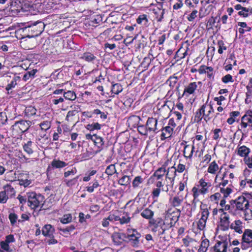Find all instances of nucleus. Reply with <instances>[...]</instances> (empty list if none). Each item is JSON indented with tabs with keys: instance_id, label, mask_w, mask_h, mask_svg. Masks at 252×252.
Returning a JSON list of instances; mask_svg holds the SVG:
<instances>
[{
	"instance_id": "nucleus-1",
	"label": "nucleus",
	"mask_w": 252,
	"mask_h": 252,
	"mask_svg": "<svg viewBox=\"0 0 252 252\" xmlns=\"http://www.w3.org/2000/svg\"><path fill=\"white\" fill-rule=\"evenodd\" d=\"M44 197L40 194H36L34 192H31L28 194V205L32 209H35L42 204L41 208L43 207Z\"/></svg>"
},
{
	"instance_id": "nucleus-2",
	"label": "nucleus",
	"mask_w": 252,
	"mask_h": 252,
	"mask_svg": "<svg viewBox=\"0 0 252 252\" xmlns=\"http://www.w3.org/2000/svg\"><path fill=\"white\" fill-rule=\"evenodd\" d=\"M241 244L243 250L252 249V230L245 229L242 235Z\"/></svg>"
},
{
	"instance_id": "nucleus-3",
	"label": "nucleus",
	"mask_w": 252,
	"mask_h": 252,
	"mask_svg": "<svg viewBox=\"0 0 252 252\" xmlns=\"http://www.w3.org/2000/svg\"><path fill=\"white\" fill-rule=\"evenodd\" d=\"M230 204L234 206L235 211H243L246 207H249V202L244 196H240L235 200L230 201Z\"/></svg>"
},
{
	"instance_id": "nucleus-4",
	"label": "nucleus",
	"mask_w": 252,
	"mask_h": 252,
	"mask_svg": "<svg viewBox=\"0 0 252 252\" xmlns=\"http://www.w3.org/2000/svg\"><path fill=\"white\" fill-rule=\"evenodd\" d=\"M32 122L30 121L21 120L16 122L12 126V128L17 133H24L27 131L32 125Z\"/></svg>"
},
{
	"instance_id": "nucleus-5",
	"label": "nucleus",
	"mask_w": 252,
	"mask_h": 252,
	"mask_svg": "<svg viewBox=\"0 0 252 252\" xmlns=\"http://www.w3.org/2000/svg\"><path fill=\"white\" fill-rule=\"evenodd\" d=\"M228 242L226 240L218 241L210 248L213 252H227Z\"/></svg>"
},
{
	"instance_id": "nucleus-6",
	"label": "nucleus",
	"mask_w": 252,
	"mask_h": 252,
	"mask_svg": "<svg viewBox=\"0 0 252 252\" xmlns=\"http://www.w3.org/2000/svg\"><path fill=\"white\" fill-rule=\"evenodd\" d=\"M181 213V210L177 209V211H172V209H169L166 212L165 217L166 220L172 221L176 223L179 220Z\"/></svg>"
},
{
	"instance_id": "nucleus-7",
	"label": "nucleus",
	"mask_w": 252,
	"mask_h": 252,
	"mask_svg": "<svg viewBox=\"0 0 252 252\" xmlns=\"http://www.w3.org/2000/svg\"><path fill=\"white\" fill-rule=\"evenodd\" d=\"M157 124L158 120L157 119L153 118H149L146 123V126L149 131L157 133L158 131Z\"/></svg>"
},
{
	"instance_id": "nucleus-8",
	"label": "nucleus",
	"mask_w": 252,
	"mask_h": 252,
	"mask_svg": "<svg viewBox=\"0 0 252 252\" xmlns=\"http://www.w3.org/2000/svg\"><path fill=\"white\" fill-rule=\"evenodd\" d=\"M207 105L206 103L204 104L195 113L194 116V121L197 123L200 122L202 119H204L205 115V110L207 109Z\"/></svg>"
},
{
	"instance_id": "nucleus-9",
	"label": "nucleus",
	"mask_w": 252,
	"mask_h": 252,
	"mask_svg": "<svg viewBox=\"0 0 252 252\" xmlns=\"http://www.w3.org/2000/svg\"><path fill=\"white\" fill-rule=\"evenodd\" d=\"M113 241L116 245H121L127 238L126 235L123 233H114L112 236Z\"/></svg>"
},
{
	"instance_id": "nucleus-10",
	"label": "nucleus",
	"mask_w": 252,
	"mask_h": 252,
	"mask_svg": "<svg viewBox=\"0 0 252 252\" xmlns=\"http://www.w3.org/2000/svg\"><path fill=\"white\" fill-rule=\"evenodd\" d=\"M55 231V229L54 227L51 224H46L45 225L42 229V234L46 237H49V238L54 237V233Z\"/></svg>"
},
{
	"instance_id": "nucleus-11",
	"label": "nucleus",
	"mask_w": 252,
	"mask_h": 252,
	"mask_svg": "<svg viewBox=\"0 0 252 252\" xmlns=\"http://www.w3.org/2000/svg\"><path fill=\"white\" fill-rule=\"evenodd\" d=\"M197 87L196 82L190 83L185 89L183 95L188 96V94H193Z\"/></svg>"
},
{
	"instance_id": "nucleus-12",
	"label": "nucleus",
	"mask_w": 252,
	"mask_h": 252,
	"mask_svg": "<svg viewBox=\"0 0 252 252\" xmlns=\"http://www.w3.org/2000/svg\"><path fill=\"white\" fill-rule=\"evenodd\" d=\"M194 146L193 145H186L184 149V156L187 158H191L193 152Z\"/></svg>"
},
{
	"instance_id": "nucleus-13",
	"label": "nucleus",
	"mask_w": 252,
	"mask_h": 252,
	"mask_svg": "<svg viewBox=\"0 0 252 252\" xmlns=\"http://www.w3.org/2000/svg\"><path fill=\"white\" fill-rule=\"evenodd\" d=\"M176 176V168L174 166H173L168 169L166 175V178L169 179L172 185H173V182Z\"/></svg>"
},
{
	"instance_id": "nucleus-14",
	"label": "nucleus",
	"mask_w": 252,
	"mask_h": 252,
	"mask_svg": "<svg viewBox=\"0 0 252 252\" xmlns=\"http://www.w3.org/2000/svg\"><path fill=\"white\" fill-rule=\"evenodd\" d=\"M183 202L182 196H175L170 199V203L172 206L177 208L180 207Z\"/></svg>"
},
{
	"instance_id": "nucleus-15",
	"label": "nucleus",
	"mask_w": 252,
	"mask_h": 252,
	"mask_svg": "<svg viewBox=\"0 0 252 252\" xmlns=\"http://www.w3.org/2000/svg\"><path fill=\"white\" fill-rule=\"evenodd\" d=\"M242 222L240 220H235L233 223H232L230 225V228L234 229L236 232L239 234L243 233L242 229Z\"/></svg>"
},
{
	"instance_id": "nucleus-16",
	"label": "nucleus",
	"mask_w": 252,
	"mask_h": 252,
	"mask_svg": "<svg viewBox=\"0 0 252 252\" xmlns=\"http://www.w3.org/2000/svg\"><path fill=\"white\" fill-rule=\"evenodd\" d=\"M173 130V127L168 126L163 128L161 134V139H165L171 136Z\"/></svg>"
},
{
	"instance_id": "nucleus-17",
	"label": "nucleus",
	"mask_w": 252,
	"mask_h": 252,
	"mask_svg": "<svg viewBox=\"0 0 252 252\" xmlns=\"http://www.w3.org/2000/svg\"><path fill=\"white\" fill-rule=\"evenodd\" d=\"M213 68L211 66H206L205 65H201L198 69L200 74L207 73L209 78H211L213 75Z\"/></svg>"
},
{
	"instance_id": "nucleus-18",
	"label": "nucleus",
	"mask_w": 252,
	"mask_h": 252,
	"mask_svg": "<svg viewBox=\"0 0 252 252\" xmlns=\"http://www.w3.org/2000/svg\"><path fill=\"white\" fill-rule=\"evenodd\" d=\"M44 24L42 22H39L32 26L33 31H36V35L41 34L44 30Z\"/></svg>"
},
{
	"instance_id": "nucleus-19",
	"label": "nucleus",
	"mask_w": 252,
	"mask_h": 252,
	"mask_svg": "<svg viewBox=\"0 0 252 252\" xmlns=\"http://www.w3.org/2000/svg\"><path fill=\"white\" fill-rule=\"evenodd\" d=\"M51 164L53 168H61L66 166L67 163L63 161L54 159L51 162Z\"/></svg>"
},
{
	"instance_id": "nucleus-20",
	"label": "nucleus",
	"mask_w": 252,
	"mask_h": 252,
	"mask_svg": "<svg viewBox=\"0 0 252 252\" xmlns=\"http://www.w3.org/2000/svg\"><path fill=\"white\" fill-rule=\"evenodd\" d=\"M223 216H221L220 218V222L221 225L224 226L226 229H227L229 226V217L228 215L226 214V213L224 212L223 213Z\"/></svg>"
},
{
	"instance_id": "nucleus-21",
	"label": "nucleus",
	"mask_w": 252,
	"mask_h": 252,
	"mask_svg": "<svg viewBox=\"0 0 252 252\" xmlns=\"http://www.w3.org/2000/svg\"><path fill=\"white\" fill-rule=\"evenodd\" d=\"M36 109L32 106H29L26 107L25 115L27 117H31L36 114Z\"/></svg>"
},
{
	"instance_id": "nucleus-22",
	"label": "nucleus",
	"mask_w": 252,
	"mask_h": 252,
	"mask_svg": "<svg viewBox=\"0 0 252 252\" xmlns=\"http://www.w3.org/2000/svg\"><path fill=\"white\" fill-rule=\"evenodd\" d=\"M199 182L202 188L199 190L200 193L203 194L206 193L208 190L207 186L210 187L211 184H208V183L205 182L203 179H200Z\"/></svg>"
},
{
	"instance_id": "nucleus-23",
	"label": "nucleus",
	"mask_w": 252,
	"mask_h": 252,
	"mask_svg": "<svg viewBox=\"0 0 252 252\" xmlns=\"http://www.w3.org/2000/svg\"><path fill=\"white\" fill-rule=\"evenodd\" d=\"M166 169L165 168H158L153 174V177L157 178V180L160 179L165 174Z\"/></svg>"
},
{
	"instance_id": "nucleus-24",
	"label": "nucleus",
	"mask_w": 252,
	"mask_h": 252,
	"mask_svg": "<svg viewBox=\"0 0 252 252\" xmlns=\"http://www.w3.org/2000/svg\"><path fill=\"white\" fill-rule=\"evenodd\" d=\"M154 13L156 16L158 22H160L163 17L164 13V10H161L160 8H158V9H154Z\"/></svg>"
},
{
	"instance_id": "nucleus-25",
	"label": "nucleus",
	"mask_w": 252,
	"mask_h": 252,
	"mask_svg": "<svg viewBox=\"0 0 252 252\" xmlns=\"http://www.w3.org/2000/svg\"><path fill=\"white\" fill-rule=\"evenodd\" d=\"M141 215L144 218L151 219L154 215V212L148 208H146L141 212Z\"/></svg>"
},
{
	"instance_id": "nucleus-26",
	"label": "nucleus",
	"mask_w": 252,
	"mask_h": 252,
	"mask_svg": "<svg viewBox=\"0 0 252 252\" xmlns=\"http://www.w3.org/2000/svg\"><path fill=\"white\" fill-rule=\"evenodd\" d=\"M136 22L138 24H143L144 26H147L149 21L147 15L142 14L139 16L136 20Z\"/></svg>"
},
{
	"instance_id": "nucleus-27",
	"label": "nucleus",
	"mask_w": 252,
	"mask_h": 252,
	"mask_svg": "<svg viewBox=\"0 0 252 252\" xmlns=\"http://www.w3.org/2000/svg\"><path fill=\"white\" fill-rule=\"evenodd\" d=\"M150 223L153 225L154 229H157L158 227H162L163 224V220L161 219H158L156 220H152L150 221Z\"/></svg>"
},
{
	"instance_id": "nucleus-28",
	"label": "nucleus",
	"mask_w": 252,
	"mask_h": 252,
	"mask_svg": "<svg viewBox=\"0 0 252 252\" xmlns=\"http://www.w3.org/2000/svg\"><path fill=\"white\" fill-rule=\"evenodd\" d=\"M64 97L69 100H74L76 99V96L75 93L73 91H68L64 93Z\"/></svg>"
},
{
	"instance_id": "nucleus-29",
	"label": "nucleus",
	"mask_w": 252,
	"mask_h": 252,
	"mask_svg": "<svg viewBox=\"0 0 252 252\" xmlns=\"http://www.w3.org/2000/svg\"><path fill=\"white\" fill-rule=\"evenodd\" d=\"M200 208L202 210L201 219H203L204 220H207L209 215V212L207 208V206L205 205H201Z\"/></svg>"
},
{
	"instance_id": "nucleus-30",
	"label": "nucleus",
	"mask_w": 252,
	"mask_h": 252,
	"mask_svg": "<svg viewBox=\"0 0 252 252\" xmlns=\"http://www.w3.org/2000/svg\"><path fill=\"white\" fill-rule=\"evenodd\" d=\"M131 178L130 176L125 175L118 181V183L122 186H127L130 184Z\"/></svg>"
},
{
	"instance_id": "nucleus-31",
	"label": "nucleus",
	"mask_w": 252,
	"mask_h": 252,
	"mask_svg": "<svg viewBox=\"0 0 252 252\" xmlns=\"http://www.w3.org/2000/svg\"><path fill=\"white\" fill-rule=\"evenodd\" d=\"M80 58L85 60L87 62H91L95 59V57L92 53L87 52L84 53Z\"/></svg>"
},
{
	"instance_id": "nucleus-32",
	"label": "nucleus",
	"mask_w": 252,
	"mask_h": 252,
	"mask_svg": "<svg viewBox=\"0 0 252 252\" xmlns=\"http://www.w3.org/2000/svg\"><path fill=\"white\" fill-rule=\"evenodd\" d=\"M238 152L240 156L245 157L248 156L250 153V149L245 146H242L239 148Z\"/></svg>"
},
{
	"instance_id": "nucleus-33",
	"label": "nucleus",
	"mask_w": 252,
	"mask_h": 252,
	"mask_svg": "<svg viewBox=\"0 0 252 252\" xmlns=\"http://www.w3.org/2000/svg\"><path fill=\"white\" fill-rule=\"evenodd\" d=\"M43 50L48 55H56L59 54L57 51L54 49L52 45H49V48H45V45L44 44Z\"/></svg>"
},
{
	"instance_id": "nucleus-34",
	"label": "nucleus",
	"mask_w": 252,
	"mask_h": 252,
	"mask_svg": "<svg viewBox=\"0 0 252 252\" xmlns=\"http://www.w3.org/2000/svg\"><path fill=\"white\" fill-rule=\"evenodd\" d=\"M123 91L122 86L118 83L113 85L111 92L112 93L118 94Z\"/></svg>"
},
{
	"instance_id": "nucleus-35",
	"label": "nucleus",
	"mask_w": 252,
	"mask_h": 252,
	"mask_svg": "<svg viewBox=\"0 0 252 252\" xmlns=\"http://www.w3.org/2000/svg\"><path fill=\"white\" fill-rule=\"evenodd\" d=\"M219 167L215 161H213L209 165L208 168V172L210 173L215 174L218 170Z\"/></svg>"
},
{
	"instance_id": "nucleus-36",
	"label": "nucleus",
	"mask_w": 252,
	"mask_h": 252,
	"mask_svg": "<svg viewBox=\"0 0 252 252\" xmlns=\"http://www.w3.org/2000/svg\"><path fill=\"white\" fill-rule=\"evenodd\" d=\"M36 72H37L36 69H33V70H31V71H28V72H26L24 74L23 79L24 81H26L29 80L30 78H33L34 76V75Z\"/></svg>"
},
{
	"instance_id": "nucleus-37",
	"label": "nucleus",
	"mask_w": 252,
	"mask_h": 252,
	"mask_svg": "<svg viewBox=\"0 0 252 252\" xmlns=\"http://www.w3.org/2000/svg\"><path fill=\"white\" fill-rule=\"evenodd\" d=\"M178 80V77L175 75V74L170 76L169 79L167 80L166 83L168 84L171 87H174L176 85L177 81Z\"/></svg>"
},
{
	"instance_id": "nucleus-38",
	"label": "nucleus",
	"mask_w": 252,
	"mask_h": 252,
	"mask_svg": "<svg viewBox=\"0 0 252 252\" xmlns=\"http://www.w3.org/2000/svg\"><path fill=\"white\" fill-rule=\"evenodd\" d=\"M244 213V218L245 220H252V210L246 207L243 211Z\"/></svg>"
},
{
	"instance_id": "nucleus-39",
	"label": "nucleus",
	"mask_w": 252,
	"mask_h": 252,
	"mask_svg": "<svg viewBox=\"0 0 252 252\" xmlns=\"http://www.w3.org/2000/svg\"><path fill=\"white\" fill-rule=\"evenodd\" d=\"M32 143L31 141H29L23 146L24 151L28 154H32L33 153V150L32 148Z\"/></svg>"
},
{
	"instance_id": "nucleus-40",
	"label": "nucleus",
	"mask_w": 252,
	"mask_h": 252,
	"mask_svg": "<svg viewBox=\"0 0 252 252\" xmlns=\"http://www.w3.org/2000/svg\"><path fill=\"white\" fill-rule=\"evenodd\" d=\"M116 173V169L114 164H111L107 166L105 170V173L109 176H112Z\"/></svg>"
},
{
	"instance_id": "nucleus-41",
	"label": "nucleus",
	"mask_w": 252,
	"mask_h": 252,
	"mask_svg": "<svg viewBox=\"0 0 252 252\" xmlns=\"http://www.w3.org/2000/svg\"><path fill=\"white\" fill-rule=\"evenodd\" d=\"M206 110H208L207 113H205V118H204V120L207 122L211 119L209 115L212 112H214V109L211 105H207V107Z\"/></svg>"
},
{
	"instance_id": "nucleus-42",
	"label": "nucleus",
	"mask_w": 252,
	"mask_h": 252,
	"mask_svg": "<svg viewBox=\"0 0 252 252\" xmlns=\"http://www.w3.org/2000/svg\"><path fill=\"white\" fill-rule=\"evenodd\" d=\"M232 189L230 188L227 187L226 188H220V191L223 194V198L227 197L232 192Z\"/></svg>"
},
{
	"instance_id": "nucleus-43",
	"label": "nucleus",
	"mask_w": 252,
	"mask_h": 252,
	"mask_svg": "<svg viewBox=\"0 0 252 252\" xmlns=\"http://www.w3.org/2000/svg\"><path fill=\"white\" fill-rule=\"evenodd\" d=\"M143 182V179L141 176H138L135 177L132 182V186L134 188H137Z\"/></svg>"
},
{
	"instance_id": "nucleus-44",
	"label": "nucleus",
	"mask_w": 252,
	"mask_h": 252,
	"mask_svg": "<svg viewBox=\"0 0 252 252\" xmlns=\"http://www.w3.org/2000/svg\"><path fill=\"white\" fill-rule=\"evenodd\" d=\"M78 177H79V176H77L76 177L74 178L71 180H64L66 185L68 187H71L76 185L77 183V180H78Z\"/></svg>"
},
{
	"instance_id": "nucleus-45",
	"label": "nucleus",
	"mask_w": 252,
	"mask_h": 252,
	"mask_svg": "<svg viewBox=\"0 0 252 252\" xmlns=\"http://www.w3.org/2000/svg\"><path fill=\"white\" fill-rule=\"evenodd\" d=\"M234 208H235L234 206L231 205V204L230 203V204H227L225 205L224 208L219 209V211L220 212H223V210H225L226 211H229L230 213L234 215V213L233 212V209Z\"/></svg>"
},
{
	"instance_id": "nucleus-46",
	"label": "nucleus",
	"mask_w": 252,
	"mask_h": 252,
	"mask_svg": "<svg viewBox=\"0 0 252 252\" xmlns=\"http://www.w3.org/2000/svg\"><path fill=\"white\" fill-rule=\"evenodd\" d=\"M72 220V216L71 214H66L63 215V217L61 220V222L65 224L71 222Z\"/></svg>"
},
{
	"instance_id": "nucleus-47",
	"label": "nucleus",
	"mask_w": 252,
	"mask_h": 252,
	"mask_svg": "<svg viewBox=\"0 0 252 252\" xmlns=\"http://www.w3.org/2000/svg\"><path fill=\"white\" fill-rule=\"evenodd\" d=\"M8 199L5 191L0 192V203H5Z\"/></svg>"
},
{
	"instance_id": "nucleus-48",
	"label": "nucleus",
	"mask_w": 252,
	"mask_h": 252,
	"mask_svg": "<svg viewBox=\"0 0 252 252\" xmlns=\"http://www.w3.org/2000/svg\"><path fill=\"white\" fill-rule=\"evenodd\" d=\"M209 246V241L207 239H205L201 241L199 248L207 251Z\"/></svg>"
},
{
	"instance_id": "nucleus-49",
	"label": "nucleus",
	"mask_w": 252,
	"mask_h": 252,
	"mask_svg": "<svg viewBox=\"0 0 252 252\" xmlns=\"http://www.w3.org/2000/svg\"><path fill=\"white\" fill-rule=\"evenodd\" d=\"M87 128L90 131L93 130L94 129L98 130L101 128V125L98 123H95L93 124L88 125L87 126Z\"/></svg>"
},
{
	"instance_id": "nucleus-50",
	"label": "nucleus",
	"mask_w": 252,
	"mask_h": 252,
	"mask_svg": "<svg viewBox=\"0 0 252 252\" xmlns=\"http://www.w3.org/2000/svg\"><path fill=\"white\" fill-rule=\"evenodd\" d=\"M137 130L141 134L143 135H147V132L149 131L146 126H145L144 125L139 126L137 127Z\"/></svg>"
},
{
	"instance_id": "nucleus-51",
	"label": "nucleus",
	"mask_w": 252,
	"mask_h": 252,
	"mask_svg": "<svg viewBox=\"0 0 252 252\" xmlns=\"http://www.w3.org/2000/svg\"><path fill=\"white\" fill-rule=\"evenodd\" d=\"M7 121V117L5 112H0V126L4 125Z\"/></svg>"
},
{
	"instance_id": "nucleus-52",
	"label": "nucleus",
	"mask_w": 252,
	"mask_h": 252,
	"mask_svg": "<svg viewBox=\"0 0 252 252\" xmlns=\"http://www.w3.org/2000/svg\"><path fill=\"white\" fill-rule=\"evenodd\" d=\"M93 141L95 145L100 144L101 146L104 145L103 138L100 136H97L96 134H94V139H93Z\"/></svg>"
},
{
	"instance_id": "nucleus-53",
	"label": "nucleus",
	"mask_w": 252,
	"mask_h": 252,
	"mask_svg": "<svg viewBox=\"0 0 252 252\" xmlns=\"http://www.w3.org/2000/svg\"><path fill=\"white\" fill-rule=\"evenodd\" d=\"M175 225V223H173L172 221L166 220L165 219L163 221V224H162V227H164L167 229H169Z\"/></svg>"
},
{
	"instance_id": "nucleus-54",
	"label": "nucleus",
	"mask_w": 252,
	"mask_h": 252,
	"mask_svg": "<svg viewBox=\"0 0 252 252\" xmlns=\"http://www.w3.org/2000/svg\"><path fill=\"white\" fill-rule=\"evenodd\" d=\"M91 218V216L89 214L86 215L84 213L81 212L79 214V221L81 223H83V222L86 221V220L89 219Z\"/></svg>"
},
{
	"instance_id": "nucleus-55",
	"label": "nucleus",
	"mask_w": 252,
	"mask_h": 252,
	"mask_svg": "<svg viewBox=\"0 0 252 252\" xmlns=\"http://www.w3.org/2000/svg\"><path fill=\"white\" fill-rule=\"evenodd\" d=\"M219 46L218 53L221 54L223 53V50H226V47L224 46V44L222 40H219L218 42Z\"/></svg>"
},
{
	"instance_id": "nucleus-56",
	"label": "nucleus",
	"mask_w": 252,
	"mask_h": 252,
	"mask_svg": "<svg viewBox=\"0 0 252 252\" xmlns=\"http://www.w3.org/2000/svg\"><path fill=\"white\" fill-rule=\"evenodd\" d=\"M0 247L2 249L5 251L7 252H10L11 250L10 249L8 243L5 241H1L0 243Z\"/></svg>"
},
{
	"instance_id": "nucleus-57",
	"label": "nucleus",
	"mask_w": 252,
	"mask_h": 252,
	"mask_svg": "<svg viewBox=\"0 0 252 252\" xmlns=\"http://www.w3.org/2000/svg\"><path fill=\"white\" fill-rule=\"evenodd\" d=\"M9 219L12 225H14L18 219L17 215L15 213H10L9 215Z\"/></svg>"
},
{
	"instance_id": "nucleus-58",
	"label": "nucleus",
	"mask_w": 252,
	"mask_h": 252,
	"mask_svg": "<svg viewBox=\"0 0 252 252\" xmlns=\"http://www.w3.org/2000/svg\"><path fill=\"white\" fill-rule=\"evenodd\" d=\"M249 8H247L246 7H243L241 11L238 12V15L240 16H242L244 17H247L249 15Z\"/></svg>"
},
{
	"instance_id": "nucleus-59",
	"label": "nucleus",
	"mask_w": 252,
	"mask_h": 252,
	"mask_svg": "<svg viewBox=\"0 0 252 252\" xmlns=\"http://www.w3.org/2000/svg\"><path fill=\"white\" fill-rule=\"evenodd\" d=\"M208 14L207 9L204 7H201L199 11V17L200 18H202L207 15Z\"/></svg>"
},
{
	"instance_id": "nucleus-60",
	"label": "nucleus",
	"mask_w": 252,
	"mask_h": 252,
	"mask_svg": "<svg viewBox=\"0 0 252 252\" xmlns=\"http://www.w3.org/2000/svg\"><path fill=\"white\" fill-rule=\"evenodd\" d=\"M206 221L207 220H204L203 219H201V218L199 220V221L198 222L197 225H198V228L200 230H203L204 228V227H205V225H206Z\"/></svg>"
},
{
	"instance_id": "nucleus-61",
	"label": "nucleus",
	"mask_w": 252,
	"mask_h": 252,
	"mask_svg": "<svg viewBox=\"0 0 252 252\" xmlns=\"http://www.w3.org/2000/svg\"><path fill=\"white\" fill-rule=\"evenodd\" d=\"M222 81L224 83H227L229 82H233L232 76L230 74H227L222 77Z\"/></svg>"
},
{
	"instance_id": "nucleus-62",
	"label": "nucleus",
	"mask_w": 252,
	"mask_h": 252,
	"mask_svg": "<svg viewBox=\"0 0 252 252\" xmlns=\"http://www.w3.org/2000/svg\"><path fill=\"white\" fill-rule=\"evenodd\" d=\"M130 217L127 216V215L123 216L122 218H120V223L122 224L127 223L130 222Z\"/></svg>"
},
{
	"instance_id": "nucleus-63",
	"label": "nucleus",
	"mask_w": 252,
	"mask_h": 252,
	"mask_svg": "<svg viewBox=\"0 0 252 252\" xmlns=\"http://www.w3.org/2000/svg\"><path fill=\"white\" fill-rule=\"evenodd\" d=\"M245 163L248 165V166L252 168V157H249L246 156L244 158Z\"/></svg>"
},
{
	"instance_id": "nucleus-64",
	"label": "nucleus",
	"mask_w": 252,
	"mask_h": 252,
	"mask_svg": "<svg viewBox=\"0 0 252 252\" xmlns=\"http://www.w3.org/2000/svg\"><path fill=\"white\" fill-rule=\"evenodd\" d=\"M242 121H246L250 126H252V121L251 117L247 114L245 115L242 118Z\"/></svg>"
}]
</instances>
